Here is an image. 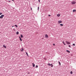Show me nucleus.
I'll return each instance as SVG.
<instances>
[{"instance_id": "nucleus-1", "label": "nucleus", "mask_w": 76, "mask_h": 76, "mask_svg": "<svg viewBox=\"0 0 76 76\" xmlns=\"http://www.w3.org/2000/svg\"><path fill=\"white\" fill-rule=\"evenodd\" d=\"M76 3V2H75V1H71V4L73 5L75 4Z\"/></svg>"}, {"instance_id": "nucleus-12", "label": "nucleus", "mask_w": 76, "mask_h": 76, "mask_svg": "<svg viewBox=\"0 0 76 76\" xmlns=\"http://www.w3.org/2000/svg\"><path fill=\"white\" fill-rule=\"evenodd\" d=\"M66 51L68 53H70V52L68 50H66Z\"/></svg>"}, {"instance_id": "nucleus-17", "label": "nucleus", "mask_w": 76, "mask_h": 76, "mask_svg": "<svg viewBox=\"0 0 76 76\" xmlns=\"http://www.w3.org/2000/svg\"><path fill=\"white\" fill-rule=\"evenodd\" d=\"M16 34H19V32L18 31H17L16 33Z\"/></svg>"}, {"instance_id": "nucleus-33", "label": "nucleus", "mask_w": 76, "mask_h": 76, "mask_svg": "<svg viewBox=\"0 0 76 76\" xmlns=\"http://www.w3.org/2000/svg\"><path fill=\"white\" fill-rule=\"evenodd\" d=\"M14 31H15V29H14Z\"/></svg>"}, {"instance_id": "nucleus-28", "label": "nucleus", "mask_w": 76, "mask_h": 76, "mask_svg": "<svg viewBox=\"0 0 76 76\" xmlns=\"http://www.w3.org/2000/svg\"><path fill=\"white\" fill-rule=\"evenodd\" d=\"M53 46H55V44H53Z\"/></svg>"}, {"instance_id": "nucleus-6", "label": "nucleus", "mask_w": 76, "mask_h": 76, "mask_svg": "<svg viewBox=\"0 0 76 76\" xmlns=\"http://www.w3.org/2000/svg\"><path fill=\"white\" fill-rule=\"evenodd\" d=\"M45 37L46 38H48V36L47 34H45Z\"/></svg>"}, {"instance_id": "nucleus-30", "label": "nucleus", "mask_w": 76, "mask_h": 76, "mask_svg": "<svg viewBox=\"0 0 76 76\" xmlns=\"http://www.w3.org/2000/svg\"><path fill=\"white\" fill-rule=\"evenodd\" d=\"M31 10L32 11V9L31 7Z\"/></svg>"}, {"instance_id": "nucleus-10", "label": "nucleus", "mask_w": 76, "mask_h": 76, "mask_svg": "<svg viewBox=\"0 0 76 76\" xmlns=\"http://www.w3.org/2000/svg\"><path fill=\"white\" fill-rule=\"evenodd\" d=\"M3 47L5 48H7V47L4 45H3Z\"/></svg>"}, {"instance_id": "nucleus-14", "label": "nucleus", "mask_w": 76, "mask_h": 76, "mask_svg": "<svg viewBox=\"0 0 76 76\" xmlns=\"http://www.w3.org/2000/svg\"><path fill=\"white\" fill-rule=\"evenodd\" d=\"M26 55H27V56H29L28 55V53L27 52H26Z\"/></svg>"}, {"instance_id": "nucleus-15", "label": "nucleus", "mask_w": 76, "mask_h": 76, "mask_svg": "<svg viewBox=\"0 0 76 76\" xmlns=\"http://www.w3.org/2000/svg\"><path fill=\"white\" fill-rule=\"evenodd\" d=\"M20 36H21V38H23V35L22 34H21Z\"/></svg>"}, {"instance_id": "nucleus-35", "label": "nucleus", "mask_w": 76, "mask_h": 76, "mask_svg": "<svg viewBox=\"0 0 76 76\" xmlns=\"http://www.w3.org/2000/svg\"><path fill=\"white\" fill-rule=\"evenodd\" d=\"M12 1H14V0H12Z\"/></svg>"}, {"instance_id": "nucleus-23", "label": "nucleus", "mask_w": 76, "mask_h": 76, "mask_svg": "<svg viewBox=\"0 0 76 76\" xmlns=\"http://www.w3.org/2000/svg\"><path fill=\"white\" fill-rule=\"evenodd\" d=\"M59 64H60V66H61V63L60 62H59Z\"/></svg>"}, {"instance_id": "nucleus-32", "label": "nucleus", "mask_w": 76, "mask_h": 76, "mask_svg": "<svg viewBox=\"0 0 76 76\" xmlns=\"http://www.w3.org/2000/svg\"><path fill=\"white\" fill-rule=\"evenodd\" d=\"M9 2H10V1H9Z\"/></svg>"}, {"instance_id": "nucleus-36", "label": "nucleus", "mask_w": 76, "mask_h": 76, "mask_svg": "<svg viewBox=\"0 0 76 76\" xmlns=\"http://www.w3.org/2000/svg\"><path fill=\"white\" fill-rule=\"evenodd\" d=\"M28 74H29V73L28 72Z\"/></svg>"}, {"instance_id": "nucleus-3", "label": "nucleus", "mask_w": 76, "mask_h": 76, "mask_svg": "<svg viewBox=\"0 0 76 76\" xmlns=\"http://www.w3.org/2000/svg\"><path fill=\"white\" fill-rule=\"evenodd\" d=\"M62 21H61L59 20L58 21V24H59L61 23H62Z\"/></svg>"}, {"instance_id": "nucleus-22", "label": "nucleus", "mask_w": 76, "mask_h": 76, "mask_svg": "<svg viewBox=\"0 0 76 76\" xmlns=\"http://www.w3.org/2000/svg\"><path fill=\"white\" fill-rule=\"evenodd\" d=\"M72 45L74 46H75V44H73V45Z\"/></svg>"}, {"instance_id": "nucleus-31", "label": "nucleus", "mask_w": 76, "mask_h": 76, "mask_svg": "<svg viewBox=\"0 0 76 76\" xmlns=\"http://www.w3.org/2000/svg\"><path fill=\"white\" fill-rule=\"evenodd\" d=\"M38 1H39V2H40V0H38Z\"/></svg>"}, {"instance_id": "nucleus-18", "label": "nucleus", "mask_w": 76, "mask_h": 76, "mask_svg": "<svg viewBox=\"0 0 76 76\" xmlns=\"http://www.w3.org/2000/svg\"><path fill=\"white\" fill-rule=\"evenodd\" d=\"M62 42H63V44H64V45H66V44H65L64 43V41H63Z\"/></svg>"}, {"instance_id": "nucleus-11", "label": "nucleus", "mask_w": 76, "mask_h": 76, "mask_svg": "<svg viewBox=\"0 0 76 76\" xmlns=\"http://www.w3.org/2000/svg\"><path fill=\"white\" fill-rule=\"evenodd\" d=\"M76 10H73V12H76Z\"/></svg>"}, {"instance_id": "nucleus-7", "label": "nucleus", "mask_w": 76, "mask_h": 76, "mask_svg": "<svg viewBox=\"0 0 76 76\" xmlns=\"http://www.w3.org/2000/svg\"><path fill=\"white\" fill-rule=\"evenodd\" d=\"M32 64L33 65V67H34L35 65V64H34L33 63H32Z\"/></svg>"}, {"instance_id": "nucleus-20", "label": "nucleus", "mask_w": 76, "mask_h": 76, "mask_svg": "<svg viewBox=\"0 0 76 76\" xmlns=\"http://www.w3.org/2000/svg\"><path fill=\"white\" fill-rule=\"evenodd\" d=\"M70 73H71V74H72V71H71Z\"/></svg>"}, {"instance_id": "nucleus-9", "label": "nucleus", "mask_w": 76, "mask_h": 76, "mask_svg": "<svg viewBox=\"0 0 76 76\" xmlns=\"http://www.w3.org/2000/svg\"><path fill=\"white\" fill-rule=\"evenodd\" d=\"M60 26H63V24H60L59 25Z\"/></svg>"}, {"instance_id": "nucleus-13", "label": "nucleus", "mask_w": 76, "mask_h": 76, "mask_svg": "<svg viewBox=\"0 0 76 76\" xmlns=\"http://www.w3.org/2000/svg\"><path fill=\"white\" fill-rule=\"evenodd\" d=\"M23 50H23V48H22V49L20 50H21V51H23Z\"/></svg>"}, {"instance_id": "nucleus-5", "label": "nucleus", "mask_w": 76, "mask_h": 76, "mask_svg": "<svg viewBox=\"0 0 76 76\" xmlns=\"http://www.w3.org/2000/svg\"><path fill=\"white\" fill-rule=\"evenodd\" d=\"M60 15H60V14H57V16L58 17H60Z\"/></svg>"}, {"instance_id": "nucleus-25", "label": "nucleus", "mask_w": 76, "mask_h": 76, "mask_svg": "<svg viewBox=\"0 0 76 76\" xmlns=\"http://www.w3.org/2000/svg\"><path fill=\"white\" fill-rule=\"evenodd\" d=\"M2 14V13H0V15H1Z\"/></svg>"}, {"instance_id": "nucleus-16", "label": "nucleus", "mask_w": 76, "mask_h": 76, "mask_svg": "<svg viewBox=\"0 0 76 76\" xmlns=\"http://www.w3.org/2000/svg\"><path fill=\"white\" fill-rule=\"evenodd\" d=\"M48 65L50 66H51V64H48Z\"/></svg>"}, {"instance_id": "nucleus-29", "label": "nucleus", "mask_w": 76, "mask_h": 76, "mask_svg": "<svg viewBox=\"0 0 76 76\" xmlns=\"http://www.w3.org/2000/svg\"><path fill=\"white\" fill-rule=\"evenodd\" d=\"M51 16V15H48V16H49V17H50V16Z\"/></svg>"}, {"instance_id": "nucleus-34", "label": "nucleus", "mask_w": 76, "mask_h": 76, "mask_svg": "<svg viewBox=\"0 0 76 76\" xmlns=\"http://www.w3.org/2000/svg\"><path fill=\"white\" fill-rule=\"evenodd\" d=\"M14 27V26H12V27Z\"/></svg>"}, {"instance_id": "nucleus-21", "label": "nucleus", "mask_w": 76, "mask_h": 76, "mask_svg": "<svg viewBox=\"0 0 76 76\" xmlns=\"http://www.w3.org/2000/svg\"><path fill=\"white\" fill-rule=\"evenodd\" d=\"M15 26L16 27H18V26H17V25H15Z\"/></svg>"}, {"instance_id": "nucleus-4", "label": "nucleus", "mask_w": 76, "mask_h": 76, "mask_svg": "<svg viewBox=\"0 0 76 76\" xmlns=\"http://www.w3.org/2000/svg\"><path fill=\"white\" fill-rule=\"evenodd\" d=\"M66 43H67V44H68V45H69V44H70V42H67V41H66Z\"/></svg>"}, {"instance_id": "nucleus-8", "label": "nucleus", "mask_w": 76, "mask_h": 76, "mask_svg": "<svg viewBox=\"0 0 76 76\" xmlns=\"http://www.w3.org/2000/svg\"><path fill=\"white\" fill-rule=\"evenodd\" d=\"M19 38L20 40L21 41H22V39L20 37H19Z\"/></svg>"}, {"instance_id": "nucleus-27", "label": "nucleus", "mask_w": 76, "mask_h": 76, "mask_svg": "<svg viewBox=\"0 0 76 76\" xmlns=\"http://www.w3.org/2000/svg\"><path fill=\"white\" fill-rule=\"evenodd\" d=\"M36 67H37V68L38 67V66L37 65L36 66Z\"/></svg>"}, {"instance_id": "nucleus-19", "label": "nucleus", "mask_w": 76, "mask_h": 76, "mask_svg": "<svg viewBox=\"0 0 76 76\" xmlns=\"http://www.w3.org/2000/svg\"><path fill=\"white\" fill-rule=\"evenodd\" d=\"M51 67H53V64H51Z\"/></svg>"}, {"instance_id": "nucleus-2", "label": "nucleus", "mask_w": 76, "mask_h": 76, "mask_svg": "<svg viewBox=\"0 0 76 76\" xmlns=\"http://www.w3.org/2000/svg\"><path fill=\"white\" fill-rule=\"evenodd\" d=\"M4 15H2L1 16H0V18H3V17H4Z\"/></svg>"}, {"instance_id": "nucleus-24", "label": "nucleus", "mask_w": 76, "mask_h": 76, "mask_svg": "<svg viewBox=\"0 0 76 76\" xmlns=\"http://www.w3.org/2000/svg\"><path fill=\"white\" fill-rule=\"evenodd\" d=\"M39 7H38V10H39Z\"/></svg>"}, {"instance_id": "nucleus-26", "label": "nucleus", "mask_w": 76, "mask_h": 76, "mask_svg": "<svg viewBox=\"0 0 76 76\" xmlns=\"http://www.w3.org/2000/svg\"><path fill=\"white\" fill-rule=\"evenodd\" d=\"M68 46H69V48L70 47V45H68Z\"/></svg>"}]
</instances>
